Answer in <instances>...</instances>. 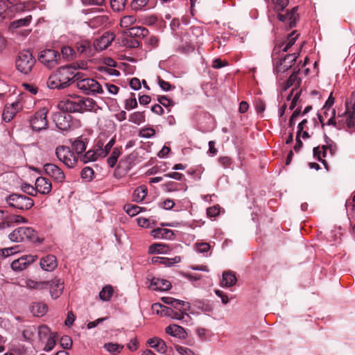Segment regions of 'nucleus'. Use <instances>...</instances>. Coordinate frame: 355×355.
Instances as JSON below:
<instances>
[{
    "mask_svg": "<svg viewBox=\"0 0 355 355\" xmlns=\"http://www.w3.org/2000/svg\"><path fill=\"white\" fill-rule=\"evenodd\" d=\"M288 0H277L275 10L278 12L277 19L282 22L288 23L289 28H292L295 27L297 21L300 19L297 13L299 7L295 6L291 10H288L286 14H282L281 12L288 5Z\"/></svg>",
    "mask_w": 355,
    "mask_h": 355,
    "instance_id": "nucleus-1",
    "label": "nucleus"
},
{
    "mask_svg": "<svg viewBox=\"0 0 355 355\" xmlns=\"http://www.w3.org/2000/svg\"><path fill=\"white\" fill-rule=\"evenodd\" d=\"M9 239L13 242H22L28 240L33 243H42L44 241V239L38 236L37 232L28 227L15 229L9 234Z\"/></svg>",
    "mask_w": 355,
    "mask_h": 355,
    "instance_id": "nucleus-2",
    "label": "nucleus"
},
{
    "mask_svg": "<svg viewBox=\"0 0 355 355\" xmlns=\"http://www.w3.org/2000/svg\"><path fill=\"white\" fill-rule=\"evenodd\" d=\"M35 63L32 53L28 50H24L19 53L15 61L17 69L24 74L28 73Z\"/></svg>",
    "mask_w": 355,
    "mask_h": 355,
    "instance_id": "nucleus-3",
    "label": "nucleus"
},
{
    "mask_svg": "<svg viewBox=\"0 0 355 355\" xmlns=\"http://www.w3.org/2000/svg\"><path fill=\"white\" fill-rule=\"evenodd\" d=\"M55 155L58 159L69 168H73L78 159L73 151L66 146H58L55 149Z\"/></svg>",
    "mask_w": 355,
    "mask_h": 355,
    "instance_id": "nucleus-4",
    "label": "nucleus"
},
{
    "mask_svg": "<svg viewBox=\"0 0 355 355\" xmlns=\"http://www.w3.org/2000/svg\"><path fill=\"white\" fill-rule=\"evenodd\" d=\"M10 207H15L21 210L30 209L34 205L33 199L24 195L13 193L7 198Z\"/></svg>",
    "mask_w": 355,
    "mask_h": 355,
    "instance_id": "nucleus-5",
    "label": "nucleus"
},
{
    "mask_svg": "<svg viewBox=\"0 0 355 355\" xmlns=\"http://www.w3.org/2000/svg\"><path fill=\"white\" fill-rule=\"evenodd\" d=\"M60 54L58 51L47 49L38 55V60L49 69H52L59 64Z\"/></svg>",
    "mask_w": 355,
    "mask_h": 355,
    "instance_id": "nucleus-6",
    "label": "nucleus"
},
{
    "mask_svg": "<svg viewBox=\"0 0 355 355\" xmlns=\"http://www.w3.org/2000/svg\"><path fill=\"white\" fill-rule=\"evenodd\" d=\"M77 87L87 95L103 93L101 85L93 78H87L78 81Z\"/></svg>",
    "mask_w": 355,
    "mask_h": 355,
    "instance_id": "nucleus-7",
    "label": "nucleus"
},
{
    "mask_svg": "<svg viewBox=\"0 0 355 355\" xmlns=\"http://www.w3.org/2000/svg\"><path fill=\"white\" fill-rule=\"evenodd\" d=\"M47 110L42 108L38 110L30 119L31 125L34 130L40 131L47 128L48 122L46 120Z\"/></svg>",
    "mask_w": 355,
    "mask_h": 355,
    "instance_id": "nucleus-8",
    "label": "nucleus"
},
{
    "mask_svg": "<svg viewBox=\"0 0 355 355\" xmlns=\"http://www.w3.org/2000/svg\"><path fill=\"white\" fill-rule=\"evenodd\" d=\"M345 111L338 116H346V123L349 128H352L354 125L355 120V91L352 92L349 99L345 102Z\"/></svg>",
    "mask_w": 355,
    "mask_h": 355,
    "instance_id": "nucleus-9",
    "label": "nucleus"
},
{
    "mask_svg": "<svg viewBox=\"0 0 355 355\" xmlns=\"http://www.w3.org/2000/svg\"><path fill=\"white\" fill-rule=\"evenodd\" d=\"M45 173L50 176L54 182L62 183L65 180V175L63 171L57 165L48 163L44 165Z\"/></svg>",
    "mask_w": 355,
    "mask_h": 355,
    "instance_id": "nucleus-10",
    "label": "nucleus"
},
{
    "mask_svg": "<svg viewBox=\"0 0 355 355\" xmlns=\"http://www.w3.org/2000/svg\"><path fill=\"white\" fill-rule=\"evenodd\" d=\"M71 64L65 65L58 69L55 73L58 78L60 79L62 87H67L72 83V69Z\"/></svg>",
    "mask_w": 355,
    "mask_h": 355,
    "instance_id": "nucleus-11",
    "label": "nucleus"
},
{
    "mask_svg": "<svg viewBox=\"0 0 355 355\" xmlns=\"http://www.w3.org/2000/svg\"><path fill=\"white\" fill-rule=\"evenodd\" d=\"M299 54V53L287 54L284 58H280L279 62L277 63L276 70L277 72L284 73L288 70L296 62Z\"/></svg>",
    "mask_w": 355,
    "mask_h": 355,
    "instance_id": "nucleus-12",
    "label": "nucleus"
},
{
    "mask_svg": "<svg viewBox=\"0 0 355 355\" xmlns=\"http://www.w3.org/2000/svg\"><path fill=\"white\" fill-rule=\"evenodd\" d=\"M37 259V255H25L14 260L11 263V268L15 271H21L26 268L31 263H33Z\"/></svg>",
    "mask_w": 355,
    "mask_h": 355,
    "instance_id": "nucleus-13",
    "label": "nucleus"
},
{
    "mask_svg": "<svg viewBox=\"0 0 355 355\" xmlns=\"http://www.w3.org/2000/svg\"><path fill=\"white\" fill-rule=\"evenodd\" d=\"M21 109V105L19 101L6 105L2 113L3 120L7 123L10 122Z\"/></svg>",
    "mask_w": 355,
    "mask_h": 355,
    "instance_id": "nucleus-14",
    "label": "nucleus"
},
{
    "mask_svg": "<svg viewBox=\"0 0 355 355\" xmlns=\"http://www.w3.org/2000/svg\"><path fill=\"white\" fill-rule=\"evenodd\" d=\"M60 107L63 111L67 112H81L80 98L61 101Z\"/></svg>",
    "mask_w": 355,
    "mask_h": 355,
    "instance_id": "nucleus-15",
    "label": "nucleus"
},
{
    "mask_svg": "<svg viewBox=\"0 0 355 355\" xmlns=\"http://www.w3.org/2000/svg\"><path fill=\"white\" fill-rule=\"evenodd\" d=\"M48 288H49L51 297L53 299H57L62 293L64 282L60 279L55 278L49 282Z\"/></svg>",
    "mask_w": 355,
    "mask_h": 355,
    "instance_id": "nucleus-16",
    "label": "nucleus"
},
{
    "mask_svg": "<svg viewBox=\"0 0 355 355\" xmlns=\"http://www.w3.org/2000/svg\"><path fill=\"white\" fill-rule=\"evenodd\" d=\"M35 189L42 194H49L52 189V184L49 179L39 177L35 180Z\"/></svg>",
    "mask_w": 355,
    "mask_h": 355,
    "instance_id": "nucleus-17",
    "label": "nucleus"
},
{
    "mask_svg": "<svg viewBox=\"0 0 355 355\" xmlns=\"http://www.w3.org/2000/svg\"><path fill=\"white\" fill-rule=\"evenodd\" d=\"M150 287L155 291H165L171 288V284L166 279L154 277L150 280Z\"/></svg>",
    "mask_w": 355,
    "mask_h": 355,
    "instance_id": "nucleus-18",
    "label": "nucleus"
},
{
    "mask_svg": "<svg viewBox=\"0 0 355 355\" xmlns=\"http://www.w3.org/2000/svg\"><path fill=\"white\" fill-rule=\"evenodd\" d=\"M40 264L43 270L53 271L58 266L57 259L53 254H48L41 259Z\"/></svg>",
    "mask_w": 355,
    "mask_h": 355,
    "instance_id": "nucleus-19",
    "label": "nucleus"
},
{
    "mask_svg": "<svg viewBox=\"0 0 355 355\" xmlns=\"http://www.w3.org/2000/svg\"><path fill=\"white\" fill-rule=\"evenodd\" d=\"M71 116L66 113H58L55 114V121L56 126L61 130H67L70 128Z\"/></svg>",
    "mask_w": 355,
    "mask_h": 355,
    "instance_id": "nucleus-20",
    "label": "nucleus"
},
{
    "mask_svg": "<svg viewBox=\"0 0 355 355\" xmlns=\"http://www.w3.org/2000/svg\"><path fill=\"white\" fill-rule=\"evenodd\" d=\"M109 23V17L107 15H98L87 21V24L92 28L106 26Z\"/></svg>",
    "mask_w": 355,
    "mask_h": 355,
    "instance_id": "nucleus-21",
    "label": "nucleus"
},
{
    "mask_svg": "<svg viewBox=\"0 0 355 355\" xmlns=\"http://www.w3.org/2000/svg\"><path fill=\"white\" fill-rule=\"evenodd\" d=\"M165 331L166 334L175 337H178L179 338H185L187 336L184 329L177 324H172L168 326L166 328Z\"/></svg>",
    "mask_w": 355,
    "mask_h": 355,
    "instance_id": "nucleus-22",
    "label": "nucleus"
},
{
    "mask_svg": "<svg viewBox=\"0 0 355 355\" xmlns=\"http://www.w3.org/2000/svg\"><path fill=\"white\" fill-rule=\"evenodd\" d=\"M147 343L150 347L154 348L160 354H164L166 352V345L161 338L155 337L149 339Z\"/></svg>",
    "mask_w": 355,
    "mask_h": 355,
    "instance_id": "nucleus-23",
    "label": "nucleus"
},
{
    "mask_svg": "<svg viewBox=\"0 0 355 355\" xmlns=\"http://www.w3.org/2000/svg\"><path fill=\"white\" fill-rule=\"evenodd\" d=\"M236 277L233 272L225 271L223 273V278L220 281V286L223 287H230L236 284Z\"/></svg>",
    "mask_w": 355,
    "mask_h": 355,
    "instance_id": "nucleus-24",
    "label": "nucleus"
},
{
    "mask_svg": "<svg viewBox=\"0 0 355 355\" xmlns=\"http://www.w3.org/2000/svg\"><path fill=\"white\" fill-rule=\"evenodd\" d=\"M114 40V36L102 35L100 38L96 40L94 46L98 51H103L107 48Z\"/></svg>",
    "mask_w": 355,
    "mask_h": 355,
    "instance_id": "nucleus-25",
    "label": "nucleus"
},
{
    "mask_svg": "<svg viewBox=\"0 0 355 355\" xmlns=\"http://www.w3.org/2000/svg\"><path fill=\"white\" fill-rule=\"evenodd\" d=\"M30 309L33 315L41 317L46 313L48 306L43 302H33L31 304Z\"/></svg>",
    "mask_w": 355,
    "mask_h": 355,
    "instance_id": "nucleus-26",
    "label": "nucleus"
},
{
    "mask_svg": "<svg viewBox=\"0 0 355 355\" xmlns=\"http://www.w3.org/2000/svg\"><path fill=\"white\" fill-rule=\"evenodd\" d=\"M71 144L73 150H75L77 155H80L86 150L87 139L83 138V137H78Z\"/></svg>",
    "mask_w": 355,
    "mask_h": 355,
    "instance_id": "nucleus-27",
    "label": "nucleus"
},
{
    "mask_svg": "<svg viewBox=\"0 0 355 355\" xmlns=\"http://www.w3.org/2000/svg\"><path fill=\"white\" fill-rule=\"evenodd\" d=\"M162 302L164 304H168L172 307L173 306H176L177 304H182V310H189L190 309V304L187 302L180 300L175 299L171 297H163L162 298Z\"/></svg>",
    "mask_w": 355,
    "mask_h": 355,
    "instance_id": "nucleus-28",
    "label": "nucleus"
},
{
    "mask_svg": "<svg viewBox=\"0 0 355 355\" xmlns=\"http://www.w3.org/2000/svg\"><path fill=\"white\" fill-rule=\"evenodd\" d=\"M149 33L148 30L145 27L135 26L130 28L127 32V35L132 37H145Z\"/></svg>",
    "mask_w": 355,
    "mask_h": 355,
    "instance_id": "nucleus-29",
    "label": "nucleus"
},
{
    "mask_svg": "<svg viewBox=\"0 0 355 355\" xmlns=\"http://www.w3.org/2000/svg\"><path fill=\"white\" fill-rule=\"evenodd\" d=\"M151 235L157 239H171L174 235L172 230L164 228H157L151 232Z\"/></svg>",
    "mask_w": 355,
    "mask_h": 355,
    "instance_id": "nucleus-30",
    "label": "nucleus"
},
{
    "mask_svg": "<svg viewBox=\"0 0 355 355\" xmlns=\"http://www.w3.org/2000/svg\"><path fill=\"white\" fill-rule=\"evenodd\" d=\"M147 187L144 185L137 187L132 194V200L135 202H141L147 195Z\"/></svg>",
    "mask_w": 355,
    "mask_h": 355,
    "instance_id": "nucleus-31",
    "label": "nucleus"
},
{
    "mask_svg": "<svg viewBox=\"0 0 355 355\" xmlns=\"http://www.w3.org/2000/svg\"><path fill=\"white\" fill-rule=\"evenodd\" d=\"M46 85L50 89H62L64 87H62V84L60 82V79H59L55 72H53L48 78Z\"/></svg>",
    "mask_w": 355,
    "mask_h": 355,
    "instance_id": "nucleus-32",
    "label": "nucleus"
},
{
    "mask_svg": "<svg viewBox=\"0 0 355 355\" xmlns=\"http://www.w3.org/2000/svg\"><path fill=\"white\" fill-rule=\"evenodd\" d=\"M26 286L31 289L42 290L47 288L49 282L40 281L37 282L32 279H28L26 282Z\"/></svg>",
    "mask_w": 355,
    "mask_h": 355,
    "instance_id": "nucleus-33",
    "label": "nucleus"
},
{
    "mask_svg": "<svg viewBox=\"0 0 355 355\" xmlns=\"http://www.w3.org/2000/svg\"><path fill=\"white\" fill-rule=\"evenodd\" d=\"M169 250L168 245L162 243H154L149 246V254H163L166 253Z\"/></svg>",
    "mask_w": 355,
    "mask_h": 355,
    "instance_id": "nucleus-34",
    "label": "nucleus"
},
{
    "mask_svg": "<svg viewBox=\"0 0 355 355\" xmlns=\"http://www.w3.org/2000/svg\"><path fill=\"white\" fill-rule=\"evenodd\" d=\"M121 146L114 148L110 156L107 158V164L110 167L113 168L116 165L118 158L121 155Z\"/></svg>",
    "mask_w": 355,
    "mask_h": 355,
    "instance_id": "nucleus-35",
    "label": "nucleus"
},
{
    "mask_svg": "<svg viewBox=\"0 0 355 355\" xmlns=\"http://www.w3.org/2000/svg\"><path fill=\"white\" fill-rule=\"evenodd\" d=\"M81 112L85 111H91L96 105V102L94 99L90 98H80Z\"/></svg>",
    "mask_w": 355,
    "mask_h": 355,
    "instance_id": "nucleus-36",
    "label": "nucleus"
},
{
    "mask_svg": "<svg viewBox=\"0 0 355 355\" xmlns=\"http://www.w3.org/2000/svg\"><path fill=\"white\" fill-rule=\"evenodd\" d=\"M7 223V227H10L12 223H26L28 220L19 215H10L7 216H4V218Z\"/></svg>",
    "mask_w": 355,
    "mask_h": 355,
    "instance_id": "nucleus-37",
    "label": "nucleus"
},
{
    "mask_svg": "<svg viewBox=\"0 0 355 355\" xmlns=\"http://www.w3.org/2000/svg\"><path fill=\"white\" fill-rule=\"evenodd\" d=\"M114 289L112 286L107 285L99 293V297L103 301H109L112 298Z\"/></svg>",
    "mask_w": 355,
    "mask_h": 355,
    "instance_id": "nucleus-38",
    "label": "nucleus"
},
{
    "mask_svg": "<svg viewBox=\"0 0 355 355\" xmlns=\"http://www.w3.org/2000/svg\"><path fill=\"white\" fill-rule=\"evenodd\" d=\"M103 347L112 355H117L123 349V345L118 343H107L104 344Z\"/></svg>",
    "mask_w": 355,
    "mask_h": 355,
    "instance_id": "nucleus-39",
    "label": "nucleus"
},
{
    "mask_svg": "<svg viewBox=\"0 0 355 355\" xmlns=\"http://www.w3.org/2000/svg\"><path fill=\"white\" fill-rule=\"evenodd\" d=\"M129 121L137 125H139L146 121L144 112H135L129 116Z\"/></svg>",
    "mask_w": 355,
    "mask_h": 355,
    "instance_id": "nucleus-40",
    "label": "nucleus"
},
{
    "mask_svg": "<svg viewBox=\"0 0 355 355\" xmlns=\"http://www.w3.org/2000/svg\"><path fill=\"white\" fill-rule=\"evenodd\" d=\"M99 157H101V156L98 155L96 151L92 149L87 151L85 154L80 157V160L84 163H87L89 162L96 161Z\"/></svg>",
    "mask_w": 355,
    "mask_h": 355,
    "instance_id": "nucleus-41",
    "label": "nucleus"
},
{
    "mask_svg": "<svg viewBox=\"0 0 355 355\" xmlns=\"http://www.w3.org/2000/svg\"><path fill=\"white\" fill-rule=\"evenodd\" d=\"M31 19H32L31 15H28V16L25 17L24 18H21V19H19L12 21L11 23L10 26L12 28H17L19 27L26 26L30 24Z\"/></svg>",
    "mask_w": 355,
    "mask_h": 355,
    "instance_id": "nucleus-42",
    "label": "nucleus"
},
{
    "mask_svg": "<svg viewBox=\"0 0 355 355\" xmlns=\"http://www.w3.org/2000/svg\"><path fill=\"white\" fill-rule=\"evenodd\" d=\"M36 332V327L33 325L28 326L23 331L22 336L24 340L31 341Z\"/></svg>",
    "mask_w": 355,
    "mask_h": 355,
    "instance_id": "nucleus-43",
    "label": "nucleus"
},
{
    "mask_svg": "<svg viewBox=\"0 0 355 355\" xmlns=\"http://www.w3.org/2000/svg\"><path fill=\"white\" fill-rule=\"evenodd\" d=\"M53 333L50 328L45 324L41 325L38 328V337L40 340L48 338Z\"/></svg>",
    "mask_w": 355,
    "mask_h": 355,
    "instance_id": "nucleus-44",
    "label": "nucleus"
},
{
    "mask_svg": "<svg viewBox=\"0 0 355 355\" xmlns=\"http://www.w3.org/2000/svg\"><path fill=\"white\" fill-rule=\"evenodd\" d=\"M58 337V334L56 332H53L51 336L46 338L47 341L46 345L44 348V350L46 352H50L53 349L56 343V339Z\"/></svg>",
    "mask_w": 355,
    "mask_h": 355,
    "instance_id": "nucleus-45",
    "label": "nucleus"
},
{
    "mask_svg": "<svg viewBox=\"0 0 355 355\" xmlns=\"http://www.w3.org/2000/svg\"><path fill=\"white\" fill-rule=\"evenodd\" d=\"M160 308L161 315L171 317L173 309L172 307L165 306L159 303H155L152 309Z\"/></svg>",
    "mask_w": 355,
    "mask_h": 355,
    "instance_id": "nucleus-46",
    "label": "nucleus"
},
{
    "mask_svg": "<svg viewBox=\"0 0 355 355\" xmlns=\"http://www.w3.org/2000/svg\"><path fill=\"white\" fill-rule=\"evenodd\" d=\"M136 21V18L134 15H126L123 17L120 21V25L123 28H128Z\"/></svg>",
    "mask_w": 355,
    "mask_h": 355,
    "instance_id": "nucleus-47",
    "label": "nucleus"
},
{
    "mask_svg": "<svg viewBox=\"0 0 355 355\" xmlns=\"http://www.w3.org/2000/svg\"><path fill=\"white\" fill-rule=\"evenodd\" d=\"M124 210L130 216H134L141 211V207L135 205L127 204L124 206Z\"/></svg>",
    "mask_w": 355,
    "mask_h": 355,
    "instance_id": "nucleus-48",
    "label": "nucleus"
},
{
    "mask_svg": "<svg viewBox=\"0 0 355 355\" xmlns=\"http://www.w3.org/2000/svg\"><path fill=\"white\" fill-rule=\"evenodd\" d=\"M127 0H110V5L113 10L119 12L124 9Z\"/></svg>",
    "mask_w": 355,
    "mask_h": 355,
    "instance_id": "nucleus-49",
    "label": "nucleus"
},
{
    "mask_svg": "<svg viewBox=\"0 0 355 355\" xmlns=\"http://www.w3.org/2000/svg\"><path fill=\"white\" fill-rule=\"evenodd\" d=\"M137 107V101L135 98V94L134 93H131V98L126 99L125 101V109L130 110L133 108H136Z\"/></svg>",
    "mask_w": 355,
    "mask_h": 355,
    "instance_id": "nucleus-50",
    "label": "nucleus"
},
{
    "mask_svg": "<svg viewBox=\"0 0 355 355\" xmlns=\"http://www.w3.org/2000/svg\"><path fill=\"white\" fill-rule=\"evenodd\" d=\"M155 135V130L151 128H144L139 130V136L144 138H151Z\"/></svg>",
    "mask_w": 355,
    "mask_h": 355,
    "instance_id": "nucleus-51",
    "label": "nucleus"
},
{
    "mask_svg": "<svg viewBox=\"0 0 355 355\" xmlns=\"http://www.w3.org/2000/svg\"><path fill=\"white\" fill-rule=\"evenodd\" d=\"M21 190L29 196H37V190L35 187H33L27 183H23L21 186Z\"/></svg>",
    "mask_w": 355,
    "mask_h": 355,
    "instance_id": "nucleus-52",
    "label": "nucleus"
},
{
    "mask_svg": "<svg viewBox=\"0 0 355 355\" xmlns=\"http://www.w3.org/2000/svg\"><path fill=\"white\" fill-rule=\"evenodd\" d=\"M149 0H133L131 2V8L135 10H139L144 8Z\"/></svg>",
    "mask_w": 355,
    "mask_h": 355,
    "instance_id": "nucleus-53",
    "label": "nucleus"
},
{
    "mask_svg": "<svg viewBox=\"0 0 355 355\" xmlns=\"http://www.w3.org/2000/svg\"><path fill=\"white\" fill-rule=\"evenodd\" d=\"M104 144L101 140H97L95 145L94 146V150L96 151L98 155L101 157H105L106 156V151H104Z\"/></svg>",
    "mask_w": 355,
    "mask_h": 355,
    "instance_id": "nucleus-54",
    "label": "nucleus"
},
{
    "mask_svg": "<svg viewBox=\"0 0 355 355\" xmlns=\"http://www.w3.org/2000/svg\"><path fill=\"white\" fill-rule=\"evenodd\" d=\"M94 171L92 168L87 166L85 167L81 171V178L90 181L93 179Z\"/></svg>",
    "mask_w": 355,
    "mask_h": 355,
    "instance_id": "nucleus-55",
    "label": "nucleus"
},
{
    "mask_svg": "<svg viewBox=\"0 0 355 355\" xmlns=\"http://www.w3.org/2000/svg\"><path fill=\"white\" fill-rule=\"evenodd\" d=\"M325 143L326 144L324 146H327V148L329 150L330 154L334 155L337 150L336 144L327 135H325Z\"/></svg>",
    "mask_w": 355,
    "mask_h": 355,
    "instance_id": "nucleus-56",
    "label": "nucleus"
},
{
    "mask_svg": "<svg viewBox=\"0 0 355 355\" xmlns=\"http://www.w3.org/2000/svg\"><path fill=\"white\" fill-rule=\"evenodd\" d=\"M72 339L69 336H63L60 338V345L65 349H69L72 347Z\"/></svg>",
    "mask_w": 355,
    "mask_h": 355,
    "instance_id": "nucleus-57",
    "label": "nucleus"
},
{
    "mask_svg": "<svg viewBox=\"0 0 355 355\" xmlns=\"http://www.w3.org/2000/svg\"><path fill=\"white\" fill-rule=\"evenodd\" d=\"M61 53L67 60L72 59L74 50L70 46H64L61 49Z\"/></svg>",
    "mask_w": 355,
    "mask_h": 355,
    "instance_id": "nucleus-58",
    "label": "nucleus"
},
{
    "mask_svg": "<svg viewBox=\"0 0 355 355\" xmlns=\"http://www.w3.org/2000/svg\"><path fill=\"white\" fill-rule=\"evenodd\" d=\"M158 102L165 107H168L175 105V103L166 96H159L157 98Z\"/></svg>",
    "mask_w": 355,
    "mask_h": 355,
    "instance_id": "nucleus-59",
    "label": "nucleus"
},
{
    "mask_svg": "<svg viewBox=\"0 0 355 355\" xmlns=\"http://www.w3.org/2000/svg\"><path fill=\"white\" fill-rule=\"evenodd\" d=\"M292 46L293 45L285 40L280 45L275 47L274 52H276L277 53H279L281 51L283 52H287Z\"/></svg>",
    "mask_w": 355,
    "mask_h": 355,
    "instance_id": "nucleus-60",
    "label": "nucleus"
},
{
    "mask_svg": "<svg viewBox=\"0 0 355 355\" xmlns=\"http://www.w3.org/2000/svg\"><path fill=\"white\" fill-rule=\"evenodd\" d=\"M157 83L159 86L164 90V91H170L172 89L175 88V86H172L168 82H166L164 80L160 77L157 78Z\"/></svg>",
    "mask_w": 355,
    "mask_h": 355,
    "instance_id": "nucleus-61",
    "label": "nucleus"
},
{
    "mask_svg": "<svg viewBox=\"0 0 355 355\" xmlns=\"http://www.w3.org/2000/svg\"><path fill=\"white\" fill-rule=\"evenodd\" d=\"M185 317L188 318H190L187 313H182L181 311H175L173 309L170 318L175 320H182Z\"/></svg>",
    "mask_w": 355,
    "mask_h": 355,
    "instance_id": "nucleus-62",
    "label": "nucleus"
},
{
    "mask_svg": "<svg viewBox=\"0 0 355 355\" xmlns=\"http://www.w3.org/2000/svg\"><path fill=\"white\" fill-rule=\"evenodd\" d=\"M196 248L198 252H207L210 250V245L207 243H197Z\"/></svg>",
    "mask_w": 355,
    "mask_h": 355,
    "instance_id": "nucleus-63",
    "label": "nucleus"
},
{
    "mask_svg": "<svg viewBox=\"0 0 355 355\" xmlns=\"http://www.w3.org/2000/svg\"><path fill=\"white\" fill-rule=\"evenodd\" d=\"M175 348L176 351L181 355H193V352L189 348L180 345H176Z\"/></svg>",
    "mask_w": 355,
    "mask_h": 355,
    "instance_id": "nucleus-64",
    "label": "nucleus"
}]
</instances>
